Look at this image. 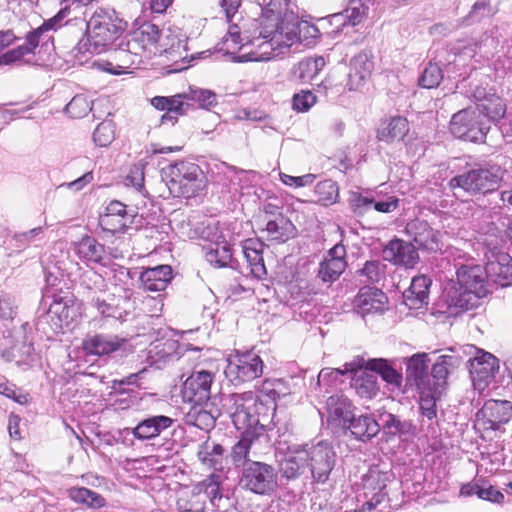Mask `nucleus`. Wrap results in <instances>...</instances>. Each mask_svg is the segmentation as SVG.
<instances>
[{
    "instance_id": "nucleus-33",
    "label": "nucleus",
    "mask_w": 512,
    "mask_h": 512,
    "mask_svg": "<svg viewBox=\"0 0 512 512\" xmlns=\"http://www.w3.org/2000/svg\"><path fill=\"white\" fill-rule=\"evenodd\" d=\"M474 96L481 101V103L477 105L476 110L489 120L497 121L505 116L506 105L499 96L495 94L486 95L481 90H476Z\"/></svg>"
},
{
    "instance_id": "nucleus-21",
    "label": "nucleus",
    "mask_w": 512,
    "mask_h": 512,
    "mask_svg": "<svg viewBox=\"0 0 512 512\" xmlns=\"http://www.w3.org/2000/svg\"><path fill=\"white\" fill-rule=\"evenodd\" d=\"M205 259L217 268L236 267L237 261L233 258L231 244L224 235H219L203 247Z\"/></svg>"
},
{
    "instance_id": "nucleus-39",
    "label": "nucleus",
    "mask_w": 512,
    "mask_h": 512,
    "mask_svg": "<svg viewBox=\"0 0 512 512\" xmlns=\"http://www.w3.org/2000/svg\"><path fill=\"white\" fill-rule=\"evenodd\" d=\"M206 403H193L186 415L187 424L198 427L201 430H209L215 425L216 417L207 410Z\"/></svg>"
},
{
    "instance_id": "nucleus-53",
    "label": "nucleus",
    "mask_w": 512,
    "mask_h": 512,
    "mask_svg": "<svg viewBox=\"0 0 512 512\" xmlns=\"http://www.w3.org/2000/svg\"><path fill=\"white\" fill-rule=\"evenodd\" d=\"M99 223L104 230L111 233H119L124 232L125 229L133 222L104 213L100 216Z\"/></svg>"
},
{
    "instance_id": "nucleus-45",
    "label": "nucleus",
    "mask_w": 512,
    "mask_h": 512,
    "mask_svg": "<svg viewBox=\"0 0 512 512\" xmlns=\"http://www.w3.org/2000/svg\"><path fill=\"white\" fill-rule=\"evenodd\" d=\"M18 311V306L15 298L8 294L2 293L0 295V329L9 328L13 323Z\"/></svg>"
},
{
    "instance_id": "nucleus-24",
    "label": "nucleus",
    "mask_w": 512,
    "mask_h": 512,
    "mask_svg": "<svg viewBox=\"0 0 512 512\" xmlns=\"http://www.w3.org/2000/svg\"><path fill=\"white\" fill-rule=\"evenodd\" d=\"M327 422L337 427H346L351 420L352 404L344 395H332L326 402Z\"/></svg>"
},
{
    "instance_id": "nucleus-48",
    "label": "nucleus",
    "mask_w": 512,
    "mask_h": 512,
    "mask_svg": "<svg viewBox=\"0 0 512 512\" xmlns=\"http://www.w3.org/2000/svg\"><path fill=\"white\" fill-rule=\"evenodd\" d=\"M442 79V68L438 65V63L430 62L419 78V85L428 89L435 88L440 84Z\"/></svg>"
},
{
    "instance_id": "nucleus-64",
    "label": "nucleus",
    "mask_w": 512,
    "mask_h": 512,
    "mask_svg": "<svg viewBox=\"0 0 512 512\" xmlns=\"http://www.w3.org/2000/svg\"><path fill=\"white\" fill-rule=\"evenodd\" d=\"M491 12L490 0H477L472 6L470 17L473 19H480L490 15Z\"/></svg>"
},
{
    "instance_id": "nucleus-17",
    "label": "nucleus",
    "mask_w": 512,
    "mask_h": 512,
    "mask_svg": "<svg viewBox=\"0 0 512 512\" xmlns=\"http://www.w3.org/2000/svg\"><path fill=\"white\" fill-rule=\"evenodd\" d=\"M214 374L199 370L193 372L184 382L183 398L191 403H206L210 399Z\"/></svg>"
},
{
    "instance_id": "nucleus-62",
    "label": "nucleus",
    "mask_w": 512,
    "mask_h": 512,
    "mask_svg": "<svg viewBox=\"0 0 512 512\" xmlns=\"http://www.w3.org/2000/svg\"><path fill=\"white\" fill-rule=\"evenodd\" d=\"M478 498L494 503H503L504 501L503 493L493 486L480 487V490H478Z\"/></svg>"
},
{
    "instance_id": "nucleus-3",
    "label": "nucleus",
    "mask_w": 512,
    "mask_h": 512,
    "mask_svg": "<svg viewBox=\"0 0 512 512\" xmlns=\"http://www.w3.org/2000/svg\"><path fill=\"white\" fill-rule=\"evenodd\" d=\"M125 28L126 22L114 11L97 9L87 21L85 37L74 48L75 57L83 62L88 55L114 50L115 41L119 40Z\"/></svg>"
},
{
    "instance_id": "nucleus-32",
    "label": "nucleus",
    "mask_w": 512,
    "mask_h": 512,
    "mask_svg": "<svg viewBox=\"0 0 512 512\" xmlns=\"http://www.w3.org/2000/svg\"><path fill=\"white\" fill-rule=\"evenodd\" d=\"M124 343L125 340L117 336L99 334L85 339L83 349L88 354L107 355L117 351Z\"/></svg>"
},
{
    "instance_id": "nucleus-55",
    "label": "nucleus",
    "mask_w": 512,
    "mask_h": 512,
    "mask_svg": "<svg viewBox=\"0 0 512 512\" xmlns=\"http://www.w3.org/2000/svg\"><path fill=\"white\" fill-rule=\"evenodd\" d=\"M414 241L427 250L439 249L438 233L424 225L423 232L415 235Z\"/></svg>"
},
{
    "instance_id": "nucleus-40",
    "label": "nucleus",
    "mask_w": 512,
    "mask_h": 512,
    "mask_svg": "<svg viewBox=\"0 0 512 512\" xmlns=\"http://www.w3.org/2000/svg\"><path fill=\"white\" fill-rule=\"evenodd\" d=\"M266 231L271 240L285 242L294 236L295 226L283 215H278L275 219L268 221Z\"/></svg>"
},
{
    "instance_id": "nucleus-16",
    "label": "nucleus",
    "mask_w": 512,
    "mask_h": 512,
    "mask_svg": "<svg viewBox=\"0 0 512 512\" xmlns=\"http://www.w3.org/2000/svg\"><path fill=\"white\" fill-rule=\"evenodd\" d=\"M345 367L348 373L353 374L352 387L360 397L371 399L377 395L379 391L377 375L367 368L364 357H356L346 363Z\"/></svg>"
},
{
    "instance_id": "nucleus-54",
    "label": "nucleus",
    "mask_w": 512,
    "mask_h": 512,
    "mask_svg": "<svg viewBox=\"0 0 512 512\" xmlns=\"http://www.w3.org/2000/svg\"><path fill=\"white\" fill-rule=\"evenodd\" d=\"M114 137V126L111 122L100 123L93 133V140L100 147L108 146Z\"/></svg>"
},
{
    "instance_id": "nucleus-4",
    "label": "nucleus",
    "mask_w": 512,
    "mask_h": 512,
    "mask_svg": "<svg viewBox=\"0 0 512 512\" xmlns=\"http://www.w3.org/2000/svg\"><path fill=\"white\" fill-rule=\"evenodd\" d=\"M162 39V32L153 23H144L138 29L119 39L114 48V59L120 64L107 62L104 70L115 75L127 73L133 65H140L142 58H149L152 48Z\"/></svg>"
},
{
    "instance_id": "nucleus-36",
    "label": "nucleus",
    "mask_w": 512,
    "mask_h": 512,
    "mask_svg": "<svg viewBox=\"0 0 512 512\" xmlns=\"http://www.w3.org/2000/svg\"><path fill=\"white\" fill-rule=\"evenodd\" d=\"M378 422L380 429L389 436L408 437L415 434V427L406 420H401L397 416L383 412L379 415Z\"/></svg>"
},
{
    "instance_id": "nucleus-13",
    "label": "nucleus",
    "mask_w": 512,
    "mask_h": 512,
    "mask_svg": "<svg viewBox=\"0 0 512 512\" xmlns=\"http://www.w3.org/2000/svg\"><path fill=\"white\" fill-rule=\"evenodd\" d=\"M263 367L262 359L254 352L237 353L227 359L224 373L231 382L240 384L260 377Z\"/></svg>"
},
{
    "instance_id": "nucleus-20",
    "label": "nucleus",
    "mask_w": 512,
    "mask_h": 512,
    "mask_svg": "<svg viewBox=\"0 0 512 512\" xmlns=\"http://www.w3.org/2000/svg\"><path fill=\"white\" fill-rule=\"evenodd\" d=\"M175 422L176 419L166 415H152L141 420L131 433L140 441L152 440L171 429Z\"/></svg>"
},
{
    "instance_id": "nucleus-6",
    "label": "nucleus",
    "mask_w": 512,
    "mask_h": 512,
    "mask_svg": "<svg viewBox=\"0 0 512 512\" xmlns=\"http://www.w3.org/2000/svg\"><path fill=\"white\" fill-rule=\"evenodd\" d=\"M170 195L191 198L205 187V175L199 165L189 161H179L162 169Z\"/></svg>"
},
{
    "instance_id": "nucleus-41",
    "label": "nucleus",
    "mask_w": 512,
    "mask_h": 512,
    "mask_svg": "<svg viewBox=\"0 0 512 512\" xmlns=\"http://www.w3.org/2000/svg\"><path fill=\"white\" fill-rule=\"evenodd\" d=\"M409 131L408 121L400 116L393 117L378 131V138L381 141L393 142L402 140Z\"/></svg>"
},
{
    "instance_id": "nucleus-27",
    "label": "nucleus",
    "mask_w": 512,
    "mask_h": 512,
    "mask_svg": "<svg viewBox=\"0 0 512 512\" xmlns=\"http://www.w3.org/2000/svg\"><path fill=\"white\" fill-rule=\"evenodd\" d=\"M326 65L322 56L308 57L295 64L290 72V81L298 84L309 83L319 74Z\"/></svg>"
},
{
    "instance_id": "nucleus-42",
    "label": "nucleus",
    "mask_w": 512,
    "mask_h": 512,
    "mask_svg": "<svg viewBox=\"0 0 512 512\" xmlns=\"http://www.w3.org/2000/svg\"><path fill=\"white\" fill-rule=\"evenodd\" d=\"M429 361L427 354L413 355L407 363V379L413 380L415 385L420 386L426 376Z\"/></svg>"
},
{
    "instance_id": "nucleus-61",
    "label": "nucleus",
    "mask_w": 512,
    "mask_h": 512,
    "mask_svg": "<svg viewBox=\"0 0 512 512\" xmlns=\"http://www.w3.org/2000/svg\"><path fill=\"white\" fill-rule=\"evenodd\" d=\"M432 376L438 381L446 383L448 377V356L440 355L432 366Z\"/></svg>"
},
{
    "instance_id": "nucleus-19",
    "label": "nucleus",
    "mask_w": 512,
    "mask_h": 512,
    "mask_svg": "<svg viewBox=\"0 0 512 512\" xmlns=\"http://www.w3.org/2000/svg\"><path fill=\"white\" fill-rule=\"evenodd\" d=\"M383 258L395 265L413 268L419 261V254L412 243L395 238L383 249Z\"/></svg>"
},
{
    "instance_id": "nucleus-49",
    "label": "nucleus",
    "mask_w": 512,
    "mask_h": 512,
    "mask_svg": "<svg viewBox=\"0 0 512 512\" xmlns=\"http://www.w3.org/2000/svg\"><path fill=\"white\" fill-rule=\"evenodd\" d=\"M90 111V101L83 94L75 95L65 107V112L72 118H82Z\"/></svg>"
},
{
    "instance_id": "nucleus-12",
    "label": "nucleus",
    "mask_w": 512,
    "mask_h": 512,
    "mask_svg": "<svg viewBox=\"0 0 512 512\" xmlns=\"http://www.w3.org/2000/svg\"><path fill=\"white\" fill-rule=\"evenodd\" d=\"M476 109H464L455 113L450 120V133L460 139L471 142L483 141L489 126L480 120Z\"/></svg>"
},
{
    "instance_id": "nucleus-10",
    "label": "nucleus",
    "mask_w": 512,
    "mask_h": 512,
    "mask_svg": "<svg viewBox=\"0 0 512 512\" xmlns=\"http://www.w3.org/2000/svg\"><path fill=\"white\" fill-rule=\"evenodd\" d=\"M512 419V403L507 400H487L476 413L474 427L482 437H490Z\"/></svg>"
},
{
    "instance_id": "nucleus-50",
    "label": "nucleus",
    "mask_w": 512,
    "mask_h": 512,
    "mask_svg": "<svg viewBox=\"0 0 512 512\" xmlns=\"http://www.w3.org/2000/svg\"><path fill=\"white\" fill-rule=\"evenodd\" d=\"M187 100L197 102L204 109H209L217 104L216 94L211 90L201 88H190L187 92Z\"/></svg>"
},
{
    "instance_id": "nucleus-56",
    "label": "nucleus",
    "mask_w": 512,
    "mask_h": 512,
    "mask_svg": "<svg viewBox=\"0 0 512 512\" xmlns=\"http://www.w3.org/2000/svg\"><path fill=\"white\" fill-rule=\"evenodd\" d=\"M367 8L362 0H352L350 6L344 10L350 27H354L362 22L366 15Z\"/></svg>"
},
{
    "instance_id": "nucleus-31",
    "label": "nucleus",
    "mask_w": 512,
    "mask_h": 512,
    "mask_svg": "<svg viewBox=\"0 0 512 512\" xmlns=\"http://www.w3.org/2000/svg\"><path fill=\"white\" fill-rule=\"evenodd\" d=\"M431 280L425 275L413 277L410 287L404 292L405 304L410 309H419L427 303Z\"/></svg>"
},
{
    "instance_id": "nucleus-15",
    "label": "nucleus",
    "mask_w": 512,
    "mask_h": 512,
    "mask_svg": "<svg viewBox=\"0 0 512 512\" xmlns=\"http://www.w3.org/2000/svg\"><path fill=\"white\" fill-rule=\"evenodd\" d=\"M389 474L380 471L378 468H371L362 477V490L366 501L357 512H372L383 502L387 493L385 492Z\"/></svg>"
},
{
    "instance_id": "nucleus-52",
    "label": "nucleus",
    "mask_w": 512,
    "mask_h": 512,
    "mask_svg": "<svg viewBox=\"0 0 512 512\" xmlns=\"http://www.w3.org/2000/svg\"><path fill=\"white\" fill-rule=\"evenodd\" d=\"M385 265L379 260L366 261L363 268L358 271L361 277L366 278V282H379L384 274Z\"/></svg>"
},
{
    "instance_id": "nucleus-63",
    "label": "nucleus",
    "mask_w": 512,
    "mask_h": 512,
    "mask_svg": "<svg viewBox=\"0 0 512 512\" xmlns=\"http://www.w3.org/2000/svg\"><path fill=\"white\" fill-rule=\"evenodd\" d=\"M42 232V227H36L27 232L15 234L14 240L17 243V247L25 248L30 242L34 240V238H36Z\"/></svg>"
},
{
    "instance_id": "nucleus-44",
    "label": "nucleus",
    "mask_w": 512,
    "mask_h": 512,
    "mask_svg": "<svg viewBox=\"0 0 512 512\" xmlns=\"http://www.w3.org/2000/svg\"><path fill=\"white\" fill-rule=\"evenodd\" d=\"M367 361V368L372 370L376 375L379 374L384 381L389 384L399 386L401 383V375L391 367L384 359H370Z\"/></svg>"
},
{
    "instance_id": "nucleus-35",
    "label": "nucleus",
    "mask_w": 512,
    "mask_h": 512,
    "mask_svg": "<svg viewBox=\"0 0 512 512\" xmlns=\"http://www.w3.org/2000/svg\"><path fill=\"white\" fill-rule=\"evenodd\" d=\"M348 428L351 434L358 440L368 441L375 437L380 431L378 419H374L368 415H360L354 417L348 422Z\"/></svg>"
},
{
    "instance_id": "nucleus-22",
    "label": "nucleus",
    "mask_w": 512,
    "mask_h": 512,
    "mask_svg": "<svg viewBox=\"0 0 512 512\" xmlns=\"http://www.w3.org/2000/svg\"><path fill=\"white\" fill-rule=\"evenodd\" d=\"M387 303L386 295L374 287L360 289L354 299V307L362 317L377 312H383Z\"/></svg>"
},
{
    "instance_id": "nucleus-7",
    "label": "nucleus",
    "mask_w": 512,
    "mask_h": 512,
    "mask_svg": "<svg viewBox=\"0 0 512 512\" xmlns=\"http://www.w3.org/2000/svg\"><path fill=\"white\" fill-rule=\"evenodd\" d=\"M63 15L64 11H60L56 16L45 21L40 27L29 32L24 45H20L0 55V65H9L20 61L25 56L34 54L38 46L50 53L54 49L52 34L61 26L60 22L63 19Z\"/></svg>"
},
{
    "instance_id": "nucleus-25",
    "label": "nucleus",
    "mask_w": 512,
    "mask_h": 512,
    "mask_svg": "<svg viewBox=\"0 0 512 512\" xmlns=\"http://www.w3.org/2000/svg\"><path fill=\"white\" fill-rule=\"evenodd\" d=\"M173 278L172 268L169 265H159L146 268L140 274L141 286L145 291H164Z\"/></svg>"
},
{
    "instance_id": "nucleus-29",
    "label": "nucleus",
    "mask_w": 512,
    "mask_h": 512,
    "mask_svg": "<svg viewBox=\"0 0 512 512\" xmlns=\"http://www.w3.org/2000/svg\"><path fill=\"white\" fill-rule=\"evenodd\" d=\"M48 314L56 316L60 326H69L81 316V304L72 298H55L49 306Z\"/></svg>"
},
{
    "instance_id": "nucleus-34",
    "label": "nucleus",
    "mask_w": 512,
    "mask_h": 512,
    "mask_svg": "<svg viewBox=\"0 0 512 512\" xmlns=\"http://www.w3.org/2000/svg\"><path fill=\"white\" fill-rule=\"evenodd\" d=\"M308 455L306 447H296L289 450L281 462L283 476L291 479L302 474L308 466Z\"/></svg>"
},
{
    "instance_id": "nucleus-1",
    "label": "nucleus",
    "mask_w": 512,
    "mask_h": 512,
    "mask_svg": "<svg viewBox=\"0 0 512 512\" xmlns=\"http://www.w3.org/2000/svg\"><path fill=\"white\" fill-rule=\"evenodd\" d=\"M260 6L259 18H241L229 24L224 45L227 50H239V61H268L297 42L311 45L319 37L314 24L299 21L293 12H287V3L264 0Z\"/></svg>"
},
{
    "instance_id": "nucleus-59",
    "label": "nucleus",
    "mask_w": 512,
    "mask_h": 512,
    "mask_svg": "<svg viewBox=\"0 0 512 512\" xmlns=\"http://www.w3.org/2000/svg\"><path fill=\"white\" fill-rule=\"evenodd\" d=\"M177 349V342L175 340H166L164 342H160L149 351L150 354L154 353L160 359H169L175 356Z\"/></svg>"
},
{
    "instance_id": "nucleus-30",
    "label": "nucleus",
    "mask_w": 512,
    "mask_h": 512,
    "mask_svg": "<svg viewBox=\"0 0 512 512\" xmlns=\"http://www.w3.org/2000/svg\"><path fill=\"white\" fill-rule=\"evenodd\" d=\"M185 100H187V93H180L170 97L155 96L151 99V104L158 110L166 111L161 117L162 123L167 121L174 123L178 115L185 113Z\"/></svg>"
},
{
    "instance_id": "nucleus-43",
    "label": "nucleus",
    "mask_w": 512,
    "mask_h": 512,
    "mask_svg": "<svg viewBox=\"0 0 512 512\" xmlns=\"http://www.w3.org/2000/svg\"><path fill=\"white\" fill-rule=\"evenodd\" d=\"M220 481V475L213 473L197 485L198 492L203 493L215 508H220V502L223 498L220 490Z\"/></svg>"
},
{
    "instance_id": "nucleus-58",
    "label": "nucleus",
    "mask_w": 512,
    "mask_h": 512,
    "mask_svg": "<svg viewBox=\"0 0 512 512\" xmlns=\"http://www.w3.org/2000/svg\"><path fill=\"white\" fill-rule=\"evenodd\" d=\"M316 103V96L311 91H301L294 95L293 109L298 112L308 111Z\"/></svg>"
},
{
    "instance_id": "nucleus-9",
    "label": "nucleus",
    "mask_w": 512,
    "mask_h": 512,
    "mask_svg": "<svg viewBox=\"0 0 512 512\" xmlns=\"http://www.w3.org/2000/svg\"><path fill=\"white\" fill-rule=\"evenodd\" d=\"M240 485L257 495H271L278 486V473L272 465L251 461L243 467Z\"/></svg>"
},
{
    "instance_id": "nucleus-2",
    "label": "nucleus",
    "mask_w": 512,
    "mask_h": 512,
    "mask_svg": "<svg viewBox=\"0 0 512 512\" xmlns=\"http://www.w3.org/2000/svg\"><path fill=\"white\" fill-rule=\"evenodd\" d=\"M223 407L236 429L242 431L241 438L232 448V460L236 466H245L251 462V456H258L260 444L267 440L264 422L268 418L269 408L252 391L226 396Z\"/></svg>"
},
{
    "instance_id": "nucleus-28",
    "label": "nucleus",
    "mask_w": 512,
    "mask_h": 512,
    "mask_svg": "<svg viewBox=\"0 0 512 512\" xmlns=\"http://www.w3.org/2000/svg\"><path fill=\"white\" fill-rule=\"evenodd\" d=\"M264 244L258 239H246L242 243V252L250 273L258 279L266 276L267 271L263 259Z\"/></svg>"
},
{
    "instance_id": "nucleus-26",
    "label": "nucleus",
    "mask_w": 512,
    "mask_h": 512,
    "mask_svg": "<svg viewBox=\"0 0 512 512\" xmlns=\"http://www.w3.org/2000/svg\"><path fill=\"white\" fill-rule=\"evenodd\" d=\"M373 61L370 53L363 51L354 56L350 61L348 83L350 90L359 89L370 77L373 70Z\"/></svg>"
},
{
    "instance_id": "nucleus-11",
    "label": "nucleus",
    "mask_w": 512,
    "mask_h": 512,
    "mask_svg": "<svg viewBox=\"0 0 512 512\" xmlns=\"http://www.w3.org/2000/svg\"><path fill=\"white\" fill-rule=\"evenodd\" d=\"M465 355L476 353L473 358H469V372L473 387L482 393L492 382L495 373L499 369L498 359L491 353L478 350L474 345H466L463 347Z\"/></svg>"
},
{
    "instance_id": "nucleus-37",
    "label": "nucleus",
    "mask_w": 512,
    "mask_h": 512,
    "mask_svg": "<svg viewBox=\"0 0 512 512\" xmlns=\"http://www.w3.org/2000/svg\"><path fill=\"white\" fill-rule=\"evenodd\" d=\"M75 253L78 257L89 263H101L105 258V247L91 236L83 237L75 244Z\"/></svg>"
},
{
    "instance_id": "nucleus-57",
    "label": "nucleus",
    "mask_w": 512,
    "mask_h": 512,
    "mask_svg": "<svg viewBox=\"0 0 512 512\" xmlns=\"http://www.w3.org/2000/svg\"><path fill=\"white\" fill-rule=\"evenodd\" d=\"M279 179L286 186L301 188L312 185L316 179V175L308 173L302 176H291L286 173L280 172Z\"/></svg>"
},
{
    "instance_id": "nucleus-14",
    "label": "nucleus",
    "mask_w": 512,
    "mask_h": 512,
    "mask_svg": "<svg viewBox=\"0 0 512 512\" xmlns=\"http://www.w3.org/2000/svg\"><path fill=\"white\" fill-rule=\"evenodd\" d=\"M308 466L312 477L319 483L328 480L336 463V452L331 444L320 441L311 447H306Z\"/></svg>"
},
{
    "instance_id": "nucleus-8",
    "label": "nucleus",
    "mask_w": 512,
    "mask_h": 512,
    "mask_svg": "<svg viewBox=\"0 0 512 512\" xmlns=\"http://www.w3.org/2000/svg\"><path fill=\"white\" fill-rule=\"evenodd\" d=\"M503 180L504 170L499 165L489 164L454 177L450 180V187L486 194L498 189Z\"/></svg>"
},
{
    "instance_id": "nucleus-18",
    "label": "nucleus",
    "mask_w": 512,
    "mask_h": 512,
    "mask_svg": "<svg viewBox=\"0 0 512 512\" xmlns=\"http://www.w3.org/2000/svg\"><path fill=\"white\" fill-rule=\"evenodd\" d=\"M162 47L168 60L176 64L175 71H181L187 67L188 51L187 37L182 33L181 29L174 27L168 28L166 35L162 39Z\"/></svg>"
},
{
    "instance_id": "nucleus-46",
    "label": "nucleus",
    "mask_w": 512,
    "mask_h": 512,
    "mask_svg": "<svg viewBox=\"0 0 512 512\" xmlns=\"http://www.w3.org/2000/svg\"><path fill=\"white\" fill-rule=\"evenodd\" d=\"M317 202L324 206L335 203L339 196V188L336 182L328 179L317 183L314 189Z\"/></svg>"
},
{
    "instance_id": "nucleus-5",
    "label": "nucleus",
    "mask_w": 512,
    "mask_h": 512,
    "mask_svg": "<svg viewBox=\"0 0 512 512\" xmlns=\"http://www.w3.org/2000/svg\"><path fill=\"white\" fill-rule=\"evenodd\" d=\"M486 277V268L479 265H463L458 268L455 285L450 290V310L455 308L466 311L477 306L478 300L487 292Z\"/></svg>"
},
{
    "instance_id": "nucleus-60",
    "label": "nucleus",
    "mask_w": 512,
    "mask_h": 512,
    "mask_svg": "<svg viewBox=\"0 0 512 512\" xmlns=\"http://www.w3.org/2000/svg\"><path fill=\"white\" fill-rule=\"evenodd\" d=\"M105 213H108L109 215H112V216H117V217L123 218L125 220H129L132 222L135 217L134 211L127 210L126 205L117 200H113L107 205Z\"/></svg>"
},
{
    "instance_id": "nucleus-51",
    "label": "nucleus",
    "mask_w": 512,
    "mask_h": 512,
    "mask_svg": "<svg viewBox=\"0 0 512 512\" xmlns=\"http://www.w3.org/2000/svg\"><path fill=\"white\" fill-rule=\"evenodd\" d=\"M144 165L136 164L130 168L129 173L125 177L124 183L128 187H133L137 192L146 195L144 187Z\"/></svg>"
},
{
    "instance_id": "nucleus-47",
    "label": "nucleus",
    "mask_w": 512,
    "mask_h": 512,
    "mask_svg": "<svg viewBox=\"0 0 512 512\" xmlns=\"http://www.w3.org/2000/svg\"><path fill=\"white\" fill-rule=\"evenodd\" d=\"M346 261L325 259L320 263L318 276L323 282H334L345 271Z\"/></svg>"
},
{
    "instance_id": "nucleus-38",
    "label": "nucleus",
    "mask_w": 512,
    "mask_h": 512,
    "mask_svg": "<svg viewBox=\"0 0 512 512\" xmlns=\"http://www.w3.org/2000/svg\"><path fill=\"white\" fill-rule=\"evenodd\" d=\"M224 448L213 441H205L199 445L197 456L203 466L214 470L223 467Z\"/></svg>"
},
{
    "instance_id": "nucleus-23",
    "label": "nucleus",
    "mask_w": 512,
    "mask_h": 512,
    "mask_svg": "<svg viewBox=\"0 0 512 512\" xmlns=\"http://www.w3.org/2000/svg\"><path fill=\"white\" fill-rule=\"evenodd\" d=\"M486 273L505 287L512 283V258L505 252H492L486 264Z\"/></svg>"
}]
</instances>
